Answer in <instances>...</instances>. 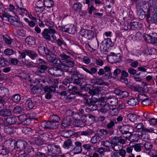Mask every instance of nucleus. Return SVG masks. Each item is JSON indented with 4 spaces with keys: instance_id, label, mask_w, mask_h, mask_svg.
I'll return each mask as SVG.
<instances>
[{
    "instance_id": "obj_1",
    "label": "nucleus",
    "mask_w": 157,
    "mask_h": 157,
    "mask_svg": "<svg viewBox=\"0 0 157 157\" xmlns=\"http://www.w3.org/2000/svg\"><path fill=\"white\" fill-rule=\"evenodd\" d=\"M43 53H44L46 55V58L54 66H60V61L57 59H55V55L51 50H41Z\"/></svg>"
},
{
    "instance_id": "obj_2",
    "label": "nucleus",
    "mask_w": 157,
    "mask_h": 157,
    "mask_svg": "<svg viewBox=\"0 0 157 157\" xmlns=\"http://www.w3.org/2000/svg\"><path fill=\"white\" fill-rule=\"evenodd\" d=\"M14 16H10L8 17V21L15 27L21 28L23 27V25L20 19L17 14Z\"/></svg>"
},
{
    "instance_id": "obj_3",
    "label": "nucleus",
    "mask_w": 157,
    "mask_h": 157,
    "mask_svg": "<svg viewBox=\"0 0 157 157\" xmlns=\"http://www.w3.org/2000/svg\"><path fill=\"white\" fill-rule=\"evenodd\" d=\"M144 38L147 43L155 45L157 44V33H152L149 35L146 34L144 36Z\"/></svg>"
},
{
    "instance_id": "obj_4",
    "label": "nucleus",
    "mask_w": 157,
    "mask_h": 157,
    "mask_svg": "<svg viewBox=\"0 0 157 157\" xmlns=\"http://www.w3.org/2000/svg\"><path fill=\"white\" fill-rule=\"evenodd\" d=\"M47 148L48 152L52 154H59L61 152L60 146L55 144H48L47 145Z\"/></svg>"
},
{
    "instance_id": "obj_5",
    "label": "nucleus",
    "mask_w": 157,
    "mask_h": 157,
    "mask_svg": "<svg viewBox=\"0 0 157 157\" xmlns=\"http://www.w3.org/2000/svg\"><path fill=\"white\" fill-rule=\"evenodd\" d=\"M41 126L45 129H51L57 128L58 124H56L52 121H44L42 122L41 124Z\"/></svg>"
},
{
    "instance_id": "obj_6",
    "label": "nucleus",
    "mask_w": 157,
    "mask_h": 157,
    "mask_svg": "<svg viewBox=\"0 0 157 157\" xmlns=\"http://www.w3.org/2000/svg\"><path fill=\"white\" fill-rule=\"evenodd\" d=\"M137 98L139 100L141 101V103L143 106H148L151 103V100L149 97L145 94H139Z\"/></svg>"
},
{
    "instance_id": "obj_7",
    "label": "nucleus",
    "mask_w": 157,
    "mask_h": 157,
    "mask_svg": "<svg viewBox=\"0 0 157 157\" xmlns=\"http://www.w3.org/2000/svg\"><path fill=\"white\" fill-rule=\"evenodd\" d=\"M80 35L88 40H90L93 38L94 33L91 30L83 29L80 32Z\"/></svg>"
},
{
    "instance_id": "obj_8",
    "label": "nucleus",
    "mask_w": 157,
    "mask_h": 157,
    "mask_svg": "<svg viewBox=\"0 0 157 157\" xmlns=\"http://www.w3.org/2000/svg\"><path fill=\"white\" fill-rule=\"evenodd\" d=\"M15 148L18 151H21L24 149L27 145V142L24 140L20 139L15 141Z\"/></svg>"
},
{
    "instance_id": "obj_9",
    "label": "nucleus",
    "mask_w": 157,
    "mask_h": 157,
    "mask_svg": "<svg viewBox=\"0 0 157 157\" xmlns=\"http://www.w3.org/2000/svg\"><path fill=\"white\" fill-rule=\"evenodd\" d=\"M99 105L101 107L100 112L103 114L109 113L110 112L111 109L110 105L107 103H105L104 101H101L100 103L99 102Z\"/></svg>"
},
{
    "instance_id": "obj_10",
    "label": "nucleus",
    "mask_w": 157,
    "mask_h": 157,
    "mask_svg": "<svg viewBox=\"0 0 157 157\" xmlns=\"http://www.w3.org/2000/svg\"><path fill=\"white\" fill-rule=\"evenodd\" d=\"M75 147L73 148L71 151L73 152L75 154H78L81 153L82 151V143L78 141H75L74 143Z\"/></svg>"
},
{
    "instance_id": "obj_11",
    "label": "nucleus",
    "mask_w": 157,
    "mask_h": 157,
    "mask_svg": "<svg viewBox=\"0 0 157 157\" xmlns=\"http://www.w3.org/2000/svg\"><path fill=\"white\" fill-rule=\"evenodd\" d=\"M75 64V63L72 59L70 58V60L67 61L65 63H62L61 67L62 68L65 70V71H67L69 67H73Z\"/></svg>"
},
{
    "instance_id": "obj_12",
    "label": "nucleus",
    "mask_w": 157,
    "mask_h": 157,
    "mask_svg": "<svg viewBox=\"0 0 157 157\" xmlns=\"http://www.w3.org/2000/svg\"><path fill=\"white\" fill-rule=\"evenodd\" d=\"M62 30L65 32L73 34L75 32V25L73 24H68L62 28Z\"/></svg>"
},
{
    "instance_id": "obj_13",
    "label": "nucleus",
    "mask_w": 157,
    "mask_h": 157,
    "mask_svg": "<svg viewBox=\"0 0 157 157\" xmlns=\"http://www.w3.org/2000/svg\"><path fill=\"white\" fill-rule=\"evenodd\" d=\"M98 101V98H95L92 97L91 98H85L84 99V103L89 106L92 103H95Z\"/></svg>"
},
{
    "instance_id": "obj_14",
    "label": "nucleus",
    "mask_w": 157,
    "mask_h": 157,
    "mask_svg": "<svg viewBox=\"0 0 157 157\" xmlns=\"http://www.w3.org/2000/svg\"><path fill=\"white\" fill-rule=\"evenodd\" d=\"M141 26V25L140 23L133 21L130 23L128 25L127 28L128 29L136 30L138 29Z\"/></svg>"
},
{
    "instance_id": "obj_15",
    "label": "nucleus",
    "mask_w": 157,
    "mask_h": 157,
    "mask_svg": "<svg viewBox=\"0 0 157 157\" xmlns=\"http://www.w3.org/2000/svg\"><path fill=\"white\" fill-rule=\"evenodd\" d=\"M127 117L128 119L132 122L138 121H139L140 118L139 116L133 113L128 114Z\"/></svg>"
},
{
    "instance_id": "obj_16",
    "label": "nucleus",
    "mask_w": 157,
    "mask_h": 157,
    "mask_svg": "<svg viewBox=\"0 0 157 157\" xmlns=\"http://www.w3.org/2000/svg\"><path fill=\"white\" fill-rule=\"evenodd\" d=\"M63 147L66 149L68 150L71 151L73 148V144L72 140L70 139L64 141L63 143Z\"/></svg>"
},
{
    "instance_id": "obj_17",
    "label": "nucleus",
    "mask_w": 157,
    "mask_h": 157,
    "mask_svg": "<svg viewBox=\"0 0 157 157\" xmlns=\"http://www.w3.org/2000/svg\"><path fill=\"white\" fill-rule=\"evenodd\" d=\"M19 119L21 121V123L23 125H28L31 123L30 119L28 118L26 115H21Z\"/></svg>"
},
{
    "instance_id": "obj_18",
    "label": "nucleus",
    "mask_w": 157,
    "mask_h": 157,
    "mask_svg": "<svg viewBox=\"0 0 157 157\" xmlns=\"http://www.w3.org/2000/svg\"><path fill=\"white\" fill-rule=\"evenodd\" d=\"M101 91V90L99 88H96L94 89H90L88 93L92 97H94L95 98H98V101L100 97H99V93Z\"/></svg>"
},
{
    "instance_id": "obj_19",
    "label": "nucleus",
    "mask_w": 157,
    "mask_h": 157,
    "mask_svg": "<svg viewBox=\"0 0 157 157\" xmlns=\"http://www.w3.org/2000/svg\"><path fill=\"white\" fill-rule=\"evenodd\" d=\"M5 143L6 146L7 147H8V149H12V147L15 148V141L14 139L12 138L9 139L6 141Z\"/></svg>"
},
{
    "instance_id": "obj_20",
    "label": "nucleus",
    "mask_w": 157,
    "mask_h": 157,
    "mask_svg": "<svg viewBox=\"0 0 157 157\" xmlns=\"http://www.w3.org/2000/svg\"><path fill=\"white\" fill-rule=\"evenodd\" d=\"M48 68L47 65H40L38 67L37 71L36 72V74L37 75H41V74H44L45 73Z\"/></svg>"
},
{
    "instance_id": "obj_21",
    "label": "nucleus",
    "mask_w": 157,
    "mask_h": 157,
    "mask_svg": "<svg viewBox=\"0 0 157 157\" xmlns=\"http://www.w3.org/2000/svg\"><path fill=\"white\" fill-rule=\"evenodd\" d=\"M16 128L11 126L6 125L4 128V132L8 134H11L16 132Z\"/></svg>"
},
{
    "instance_id": "obj_22",
    "label": "nucleus",
    "mask_w": 157,
    "mask_h": 157,
    "mask_svg": "<svg viewBox=\"0 0 157 157\" xmlns=\"http://www.w3.org/2000/svg\"><path fill=\"white\" fill-rule=\"evenodd\" d=\"M42 35L44 39L50 40H51V33L47 29H45L42 33Z\"/></svg>"
},
{
    "instance_id": "obj_23",
    "label": "nucleus",
    "mask_w": 157,
    "mask_h": 157,
    "mask_svg": "<svg viewBox=\"0 0 157 157\" xmlns=\"http://www.w3.org/2000/svg\"><path fill=\"white\" fill-rule=\"evenodd\" d=\"M16 14L21 15L22 16L27 15L28 12L25 9L21 7H17L16 9Z\"/></svg>"
},
{
    "instance_id": "obj_24",
    "label": "nucleus",
    "mask_w": 157,
    "mask_h": 157,
    "mask_svg": "<svg viewBox=\"0 0 157 157\" xmlns=\"http://www.w3.org/2000/svg\"><path fill=\"white\" fill-rule=\"evenodd\" d=\"M107 103L112 106H116L118 104V101L116 98H109L107 99Z\"/></svg>"
},
{
    "instance_id": "obj_25",
    "label": "nucleus",
    "mask_w": 157,
    "mask_h": 157,
    "mask_svg": "<svg viewBox=\"0 0 157 157\" xmlns=\"http://www.w3.org/2000/svg\"><path fill=\"white\" fill-rule=\"evenodd\" d=\"M101 136L98 134H96L93 136L90 140L91 143L93 144H95L99 142L101 140Z\"/></svg>"
},
{
    "instance_id": "obj_26",
    "label": "nucleus",
    "mask_w": 157,
    "mask_h": 157,
    "mask_svg": "<svg viewBox=\"0 0 157 157\" xmlns=\"http://www.w3.org/2000/svg\"><path fill=\"white\" fill-rule=\"evenodd\" d=\"M138 98H130L128 101V105L131 106H134L139 104V101Z\"/></svg>"
},
{
    "instance_id": "obj_27",
    "label": "nucleus",
    "mask_w": 157,
    "mask_h": 157,
    "mask_svg": "<svg viewBox=\"0 0 157 157\" xmlns=\"http://www.w3.org/2000/svg\"><path fill=\"white\" fill-rule=\"evenodd\" d=\"M115 93L119 95L121 98H126L129 95L128 93L126 91L117 90L115 91Z\"/></svg>"
},
{
    "instance_id": "obj_28",
    "label": "nucleus",
    "mask_w": 157,
    "mask_h": 157,
    "mask_svg": "<svg viewBox=\"0 0 157 157\" xmlns=\"http://www.w3.org/2000/svg\"><path fill=\"white\" fill-rule=\"evenodd\" d=\"M25 42L29 45H34L36 44L35 38L34 37L31 36H29L26 38Z\"/></svg>"
},
{
    "instance_id": "obj_29",
    "label": "nucleus",
    "mask_w": 157,
    "mask_h": 157,
    "mask_svg": "<svg viewBox=\"0 0 157 157\" xmlns=\"http://www.w3.org/2000/svg\"><path fill=\"white\" fill-rule=\"evenodd\" d=\"M71 118L70 117H66L64 118L62 123L61 128L62 129H64L65 128L67 127L70 124Z\"/></svg>"
},
{
    "instance_id": "obj_30",
    "label": "nucleus",
    "mask_w": 157,
    "mask_h": 157,
    "mask_svg": "<svg viewBox=\"0 0 157 157\" xmlns=\"http://www.w3.org/2000/svg\"><path fill=\"white\" fill-rule=\"evenodd\" d=\"M11 112L8 109H4L0 110V116L3 117H6L11 115Z\"/></svg>"
},
{
    "instance_id": "obj_31",
    "label": "nucleus",
    "mask_w": 157,
    "mask_h": 157,
    "mask_svg": "<svg viewBox=\"0 0 157 157\" xmlns=\"http://www.w3.org/2000/svg\"><path fill=\"white\" fill-rule=\"evenodd\" d=\"M118 129L122 134H126L129 132V127L127 125L119 126Z\"/></svg>"
},
{
    "instance_id": "obj_32",
    "label": "nucleus",
    "mask_w": 157,
    "mask_h": 157,
    "mask_svg": "<svg viewBox=\"0 0 157 157\" xmlns=\"http://www.w3.org/2000/svg\"><path fill=\"white\" fill-rule=\"evenodd\" d=\"M101 144L105 147V149L107 151H110L111 146H112V145L111 142L108 140H105L102 141Z\"/></svg>"
},
{
    "instance_id": "obj_33",
    "label": "nucleus",
    "mask_w": 157,
    "mask_h": 157,
    "mask_svg": "<svg viewBox=\"0 0 157 157\" xmlns=\"http://www.w3.org/2000/svg\"><path fill=\"white\" fill-rule=\"evenodd\" d=\"M13 113L16 114H22L24 113V110L21 106H17L13 109Z\"/></svg>"
},
{
    "instance_id": "obj_34",
    "label": "nucleus",
    "mask_w": 157,
    "mask_h": 157,
    "mask_svg": "<svg viewBox=\"0 0 157 157\" xmlns=\"http://www.w3.org/2000/svg\"><path fill=\"white\" fill-rule=\"evenodd\" d=\"M10 93L8 88L2 87H0V94L2 96H5L9 95Z\"/></svg>"
},
{
    "instance_id": "obj_35",
    "label": "nucleus",
    "mask_w": 157,
    "mask_h": 157,
    "mask_svg": "<svg viewBox=\"0 0 157 157\" xmlns=\"http://www.w3.org/2000/svg\"><path fill=\"white\" fill-rule=\"evenodd\" d=\"M15 6L12 4H10L9 5L8 7L5 10V12H9L11 13L12 15H16V14L14 11L15 10Z\"/></svg>"
},
{
    "instance_id": "obj_36",
    "label": "nucleus",
    "mask_w": 157,
    "mask_h": 157,
    "mask_svg": "<svg viewBox=\"0 0 157 157\" xmlns=\"http://www.w3.org/2000/svg\"><path fill=\"white\" fill-rule=\"evenodd\" d=\"M43 4L47 9H50L54 4L53 0H44Z\"/></svg>"
},
{
    "instance_id": "obj_37",
    "label": "nucleus",
    "mask_w": 157,
    "mask_h": 157,
    "mask_svg": "<svg viewBox=\"0 0 157 157\" xmlns=\"http://www.w3.org/2000/svg\"><path fill=\"white\" fill-rule=\"evenodd\" d=\"M117 124L116 120L115 119H113L111 120L107 124L106 127L108 129L111 130H113V127L115 126V124Z\"/></svg>"
},
{
    "instance_id": "obj_38",
    "label": "nucleus",
    "mask_w": 157,
    "mask_h": 157,
    "mask_svg": "<svg viewBox=\"0 0 157 157\" xmlns=\"http://www.w3.org/2000/svg\"><path fill=\"white\" fill-rule=\"evenodd\" d=\"M94 132V131L92 130L87 129L86 131L80 132L79 133L80 135L88 136L92 135Z\"/></svg>"
},
{
    "instance_id": "obj_39",
    "label": "nucleus",
    "mask_w": 157,
    "mask_h": 157,
    "mask_svg": "<svg viewBox=\"0 0 157 157\" xmlns=\"http://www.w3.org/2000/svg\"><path fill=\"white\" fill-rule=\"evenodd\" d=\"M10 99L15 103H17L20 101L21 98L19 94H15L11 97Z\"/></svg>"
},
{
    "instance_id": "obj_40",
    "label": "nucleus",
    "mask_w": 157,
    "mask_h": 157,
    "mask_svg": "<svg viewBox=\"0 0 157 157\" xmlns=\"http://www.w3.org/2000/svg\"><path fill=\"white\" fill-rule=\"evenodd\" d=\"M99 132L101 134L104 135H106L108 134H109V135H111L114 133V131L113 130H111L108 131L105 129H100Z\"/></svg>"
},
{
    "instance_id": "obj_41",
    "label": "nucleus",
    "mask_w": 157,
    "mask_h": 157,
    "mask_svg": "<svg viewBox=\"0 0 157 157\" xmlns=\"http://www.w3.org/2000/svg\"><path fill=\"white\" fill-rule=\"evenodd\" d=\"M6 121L8 124H13L16 122V119L15 117H10L6 118Z\"/></svg>"
},
{
    "instance_id": "obj_42",
    "label": "nucleus",
    "mask_w": 157,
    "mask_h": 157,
    "mask_svg": "<svg viewBox=\"0 0 157 157\" xmlns=\"http://www.w3.org/2000/svg\"><path fill=\"white\" fill-rule=\"evenodd\" d=\"M151 20L157 25V6L154 8Z\"/></svg>"
},
{
    "instance_id": "obj_43",
    "label": "nucleus",
    "mask_w": 157,
    "mask_h": 157,
    "mask_svg": "<svg viewBox=\"0 0 157 157\" xmlns=\"http://www.w3.org/2000/svg\"><path fill=\"white\" fill-rule=\"evenodd\" d=\"M9 152V149L6 147L3 146H0V154L2 155H5L7 154Z\"/></svg>"
},
{
    "instance_id": "obj_44",
    "label": "nucleus",
    "mask_w": 157,
    "mask_h": 157,
    "mask_svg": "<svg viewBox=\"0 0 157 157\" xmlns=\"http://www.w3.org/2000/svg\"><path fill=\"white\" fill-rule=\"evenodd\" d=\"M144 145L141 143H139L134 144L133 146L134 150L136 152H140L142 148L143 147Z\"/></svg>"
},
{
    "instance_id": "obj_45",
    "label": "nucleus",
    "mask_w": 157,
    "mask_h": 157,
    "mask_svg": "<svg viewBox=\"0 0 157 157\" xmlns=\"http://www.w3.org/2000/svg\"><path fill=\"white\" fill-rule=\"evenodd\" d=\"M60 68H58L57 67V70H56V72H55V76H61L63 75L65 70L62 68L61 65L60 66Z\"/></svg>"
},
{
    "instance_id": "obj_46",
    "label": "nucleus",
    "mask_w": 157,
    "mask_h": 157,
    "mask_svg": "<svg viewBox=\"0 0 157 157\" xmlns=\"http://www.w3.org/2000/svg\"><path fill=\"white\" fill-rule=\"evenodd\" d=\"M50 118L52 119L51 121L54 122L56 124H58V123L60 120L59 117L56 115H52L50 116Z\"/></svg>"
},
{
    "instance_id": "obj_47",
    "label": "nucleus",
    "mask_w": 157,
    "mask_h": 157,
    "mask_svg": "<svg viewBox=\"0 0 157 157\" xmlns=\"http://www.w3.org/2000/svg\"><path fill=\"white\" fill-rule=\"evenodd\" d=\"M73 124L76 127H82L83 122L79 119H75L73 121Z\"/></svg>"
},
{
    "instance_id": "obj_48",
    "label": "nucleus",
    "mask_w": 157,
    "mask_h": 157,
    "mask_svg": "<svg viewBox=\"0 0 157 157\" xmlns=\"http://www.w3.org/2000/svg\"><path fill=\"white\" fill-rule=\"evenodd\" d=\"M56 41L58 45L61 47V48L65 49L67 48L66 44L63 41L60 39H58Z\"/></svg>"
},
{
    "instance_id": "obj_49",
    "label": "nucleus",
    "mask_w": 157,
    "mask_h": 157,
    "mask_svg": "<svg viewBox=\"0 0 157 157\" xmlns=\"http://www.w3.org/2000/svg\"><path fill=\"white\" fill-rule=\"evenodd\" d=\"M82 4L80 3L77 2L75 3L73 6V8L75 11H79L81 9Z\"/></svg>"
},
{
    "instance_id": "obj_50",
    "label": "nucleus",
    "mask_w": 157,
    "mask_h": 157,
    "mask_svg": "<svg viewBox=\"0 0 157 157\" xmlns=\"http://www.w3.org/2000/svg\"><path fill=\"white\" fill-rule=\"evenodd\" d=\"M75 94H70L67 96L65 99V101L67 102L72 101L75 98Z\"/></svg>"
},
{
    "instance_id": "obj_51",
    "label": "nucleus",
    "mask_w": 157,
    "mask_h": 157,
    "mask_svg": "<svg viewBox=\"0 0 157 157\" xmlns=\"http://www.w3.org/2000/svg\"><path fill=\"white\" fill-rule=\"evenodd\" d=\"M144 146L145 149L148 151L151 150L153 147V145L149 142H146L144 144Z\"/></svg>"
},
{
    "instance_id": "obj_52",
    "label": "nucleus",
    "mask_w": 157,
    "mask_h": 157,
    "mask_svg": "<svg viewBox=\"0 0 157 157\" xmlns=\"http://www.w3.org/2000/svg\"><path fill=\"white\" fill-rule=\"evenodd\" d=\"M3 38L5 42L7 44H10L12 42L11 39L8 35H4L3 36Z\"/></svg>"
},
{
    "instance_id": "obj_53",
    "label": "nucleus",
    "mask_w": 157,
    "mask_h": 157,
    "mask_svg": "<svg viewBox=\"0 0 157 157\" xmlns=\"http://www.w3.org/2000/svg\"><path fill=\"white\" fill-rule=\"evenodd\" d=\"M26 104H27L28 107L31 109H33L35 105V104L33 101L29 99L27 100Z\"/></svg>"
},
{
    "instance_id": "obj_54",
    "label": "nucleus",
    "mask_w": 157,
    "mask_h": 157,
    "mask_svg": "<svg viewBox=\"0 0 157 157\" xmlns=\"http://www.w3.org/2000/svg\"><path fill=\"white\" fill-rule=\"evenodd\" d=\"M111 148L115 151H118L122 149V146L118 144H112Z\"/></svg>"
},
{
    "instance_id": "obj_55",
    "label": "nucleus",
    "mask_w": 157,
    "mask_h": 157,
    "mask_svg": "<svg viewBox=\"0 0 157 157\" xmlns=\"http://www.w3.org/2000/svg\"><path fill=\"white\" fill-rule=\"evenodd\" d=\"M60 57L62 59V62L63 63H65L67 60H70V57L64 54H61L60 55Z\"/></svg>"
},
{
    "instance_id": "obj_56",
    "label": "nucleus",
    "mask_w": 157,
    "mask_h": 157,
    "mask_svg": "<svg viewBox=\"0 0 157 157\" xmlns=\"http://www.w3.org/2000/svg\"><path fill=\"white\" fill-rule=\"evenodd\" d=\"M144 132H153L154 133H156L157 132V130L156 129H154L153 128H146L144 127L143 131Z\"/></svg>"
},
{
    "instance_id": "obj_57",
    "label": "nucleus",
    "mask_w": 157,
    "mask_h": 157,
    "mask_svg": "<svg viewBox=\"0 0 157 157\" xmlns=\"http://www.w3.org/2000/svg\"><path fill=\"white\" fill-rule=\"evenodd\" d=\"M144 127L143 123H141L137 124L136 126V131L139 132L143 131Z\"/></svg>"
},
{
    "instance_id": "obj_58",
    "label": "nucleus",
    "mask_w": 157,
    "mask_h": 157,
    "mask_svg": "<svg viewBox=\"0 0 157 157\" xmlns=\"http://www.w3.org/2000/svg\"><path fill=\"white\" fill-rule=\"evenodd\" d=\"M8 63V61L3 58H0V67H5Z\"/></svg>"
},
{
    "instance_id": "obj_59",
    "label": "nucleus",
    "mask_w": 157,
    "mask_h": 157,
    "mask_svg": "<svg viewBox=\"0 0 157 157\" xmlns=\"http://www.w3.org/2000/svg\"><path fill=\"white\" fill-rule=\"evenodd\" d=\"M72 81L73 79L72 77L71 78H70L67 77L63 81V83L65 86H67V84L72 82Z\"/></svg>"
},
{
    "instance_id": "obj_60",
    "label": "nucleus",
    "mask_w": 157,
    "mask_h": 157,
    "mask_svg": "<svg viewBox=\"0 0 157 157\" xmlns=\"http://www.w3.org/2000/svg\"><path fill=\"white\" fill-rule=\"evenodd\" d=\"M26 54L29 57L31 58H33L36 56V54L30 50H27L25 51Z\"/></svg>"
},
{
    "instance_id": "obj_61",
    "label": "nucleus",
    "mask_w": 157,
    "mask_h": 157,
    "mask_svg": "<svg viewBox=\"0 0 157 157\" xmlns=\"http://www.w3.org/2000/svg\"><path fill=\"white\" fill-rule=\"evenodd\" d=\"M57 70V67H53L49 68L48 70V72L52 75L55 76V72Z\"/></svg>"
},
{
    "instance_id": "obj_62",
    "label": "nucleus",
    "mask_w": 157,
    "mask_h": 157,
    "mask_svg": "<svg viewBox=\"0 0 157 157\" xmlns=\"http://www.w3.org/2000/svg\"><path fill=\"white\" fill-rule=\"evenodd\" d=\"M72 82L73 84L76 85H81L82 84L81 80L78 78V76H77L76 78L74 79Z\"/></svg>"
},
{
    "instance_id": "obj_63",
    "label": "nucleus",
    "mask_w": 157,
    "mask_h": 157,
    "mask_svg": "<svg viewBox=\"0 0 157 157\" xmlns=\"http://www.w3.org/2000/svg\"><path fill=\"white\" fill-rule=\"evenodd\" d=\"M22 131L23 133L25 134H29L30 132H31L32 129L30 128L24 127L23 128Z\"/></svg>"
},
{
    "instance_id": "obj_64",
    "label": "nucleus",
    "mask_w": 157,
    "mask_h": 157,
    "mask_svg": "<svg viewBox=\"0 0 157 157\" xmlns=\"http://www.w3.org/2000/svg\"><path fill=\"white\" fill-rule=\"evenodd\" d=\"M44 141L41 139H37L35 140V144L38 146L43 145L44 143Z\"/></svg>"
}]
</instances>
